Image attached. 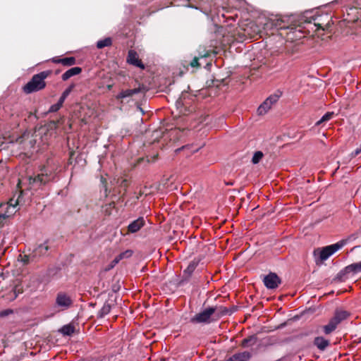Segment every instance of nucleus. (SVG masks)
<instances>
[{"mask_svg":"<svg viewBox=\"0 0 361 361\" xmlns=\"http://www.w3.org/2000/svg\"><path fill=\"white\" fill-rule=\"evenodd\" d=\"M60 171L59 163H56L53 159L48 160L47 165L41 169L40 173L29 176L26 179L29 189L37 190L47 182L54 180Z\"/></svg>","mask_w":361,"mask_h":361,"instance_id":"nucleus-1","label":"nucleus"},{"mask_svg":"<svg viewBox=\"0 0 361 361\" xmlns=\"http://www.w3.org/2000/svg\"><path fill=\"white\" fill-rule=\"evenodd\" d=\"M49 71H42L32 76L31 80L23 87L26 94H30L43 90L46 87L44 80L49 75Z\"/></svg>","mask_w":361,"mask_h":361,"instance_id":"nucleus-2","label":"nucleus"},{"mask_svg":"<svg viewBox=\"0 0 361 361\" xmlns=\"http://www.w3.org/2000/svg\"><path fill=\"white\" fill-rule=\"evenodd\" d=\"M347 243V240H341L336 243L326 246L322 249H317L314 251L316 258V263L318 264V259L322 262L326 260L329 257L334 255L338 250L341 249Z\"/></svg>","mask_w":361,"mask_h":361,"instance_id":"nucleus-3","label":"nucleus"},{"mask_svg":"<svg viewBox=\"0 0 361 361\" xmlns=\"http://www.w3.org/2000/svg\"><path fill=\"white\" fill-rule=\"evenodd\" d=\"M215 312L216 309L209 307L196 314L190 319V322L193 324H209L212 322L211 317Z\"/></svg>","mask_w":361,"mask_h":361,"instance_id":"nucleus-4","label":"nucleus"},{"mask_svg":"<svg viewBox=\"0 0 361 361\" xmlns=\"http://www.w3.org/2000/svg\"><path fill=\"white\" fill-rule=\"evenodd\" d=\"M73 305V300L71 297L64 292H59L57 293L54 307L59 311H65L69 309Z\"/></svg>","mask_w":361,"mask_h":361,"instance_id":"nucleus-5","label":"nucleus"},{"mask_svg":"<svg viewBox=\"0 0 361 361\" xmlns=\"http://www.w3.org/2000/svg\"><path fill=\"white\" fill-rule=\"evenodd\" d=\"M360 272H361V261L344 267L338 273L337 278L340 280H344L348 278L349 274H357Z\"/></svg>","mask_w":361,"mask_h":361,"instance_id":"nucleus-6","label":"nucleus"},{"mask_svg":"<svg viewBox=\"0 0 361 361\" xmlns=\"http://www.w3.org/2000/svg\"><path fill=\"white\" fill-rule=\"evenodd\" d=\"M279 99V95L272 94L266 99V100L260 104L257 109V114L259 115L265 114Z\"/></svg>","mask_w":361,"mask_h":361,"instance_id":"nucleus-7","label":"nucleus"},{"mask_svg":"<svg viewBox=\"0 0 361 361\" xmlns=\"http://www.w3.org/2000/svg\"><path fill=\"white\" fill-rule=\"evenodd\" d=\"M263 282L268 289H275L281 281L276 274L271 272L264 277Z\"/></svg>","mask_w":361,"mask_h":361,"instance_id":"nucleus-8","label":"nucleus"},{"mask_svg":"<svg viewBox=\"0 0 361 361\" xmlns=\"http://www.w3.org/2000/svg\"><path fill=\"white\" fill-rule=\"evenodd\" d=\"M49 250V246L48 245V240H46L43 243H40L33 248L32 252L34 257L37 260L40 257L46 256Z\"/></svg>","mask_w":361,"mask_h":361,"instance_id":"nucleus-9","label":"nucleus"},{"mask_svg":"<svg viewBox=\"0 0 361 361\" xmlns=\"http://www.w3.org/2000/svg\"><path fill=\"white\" fill-rule=\"evenodd\" d=\"M127 62L134 66L138 67L141 69L145 68V66L139 59L137 53L134 50H129L127 56Z\"/></svg>","mask_w":361,"mask_h":361,"instance_id":"nucleus-10","label":"nucleus"},{"mask_svg":"<svg viewBox=\"0 0 361 361\" xmlns=\"http://www.w3.org/2000/svg\"><path fill=\"white\" fill-rule=\"evenodd\" d=\"M145 224V219L144 217H139L137 219L133 221L128 226V231L131 233L137 232L142 228Z\"/></svg>","mask_w":361,"mask_h":361,"instance_id":"nucleus-11","label":"nucleus"},{"mask_svg":"<svg viewBox=\"0 0 361 361\" xmlns=\"http://www.w3.org/2000/svg\"><path fill=\"white\" fill-rule=\"evenodd\" d=\"M52 61L55 63H61L64 66H71L75 64L76 59L73 56L66 57V58H59L54 57L52 59Z\"/></svg>","mask_w":361,"mask_h":361,"instance_id":"nucleus-12","label":"nucleus"},{"mask_svg":"<svg viewBox=\"0 0 361 361\" xmlns=\"http://www.w3.org/2000/svg\"><path fill=\"white\" fill-rule=\"evenodd\" d=\"M141 92V88L128 89L122 90L119 94L116 96V99H122L127 97H132L134 94H138Z\"/></svg>","mask_w":361,"mask_h":361,"instance_id":"nucleus-13","label":"nucleus"},{"mask_svg":"<svg viewBox=\"0 0 361 361\" xmlns=\"http://www.w3.org/2000/svg\"><path fill=\"white\" fill-rule=\"evenodd\" d=\"M314 345L321 351H324L329 345L330 342L328 339L322 336L314 338Z\"/></svg>","mask_w":361,"mask_h":361,"instance_id":"nucleus-14","label":"nucleus"},{"mask_svg":"<svg viewBox=\"0 0 361 361\" xmlns=\"http://www.w3.org/2000/svg\"><path fill=\"white\" fill-rule=\"evenodd\" d=\"M82 72V68L80 67H73L68 71H66L62 75L61 79L63 81H66L71 78L73 76L77 75Z\"/></svg>","mask_w":361,"mask_h":361,"instance_id":"nucleus-15","label":"nucleus"},{"mask_svg":"<svg viewBox=\"0 0 361 361\" xmlns=\"http://www.w3.org/2000/svg\"><path fill=\"white\" fill-rule=\"evenodd\" d=\"M197 267L196 263L195 262H190L188 267L184 270L183 271V276L185 277V279H182L180 282V284H183L185 281H188L189 278L192 276L193 272L195 270V268Z\"/></svg>","mask_w":361,"mask_h":361,"instance_id":"nucleus-16","label":"nucleus"},{"mask_svg":"<svg viewBox=\"0 0 361 361\" xmlns=\"http://www.w3.org/2000/svg\"><path fill=\"white\" fill-rule=\"evenodd\" d=\"M338 322L336 320V319H334V317H332L329 322L328 323V324L326 325H324L323 326V330H324V332L325 334H330L331 333H332L337 327V326L338 325Z\"/></svg>","mask_w":361,"mask_h":361,"instance_id":"nucleus-17","label":"nucleus"},{"mask_svg":"<svg viewBox=\"0 0 361 361\" xmlns=\"http://www.w3.org/2000/svg\"><path fill=\"white\" fill-rule=\"evenodd\" d=\"M212 307L213 309H216L215 313H216L218 317H221L225 315H231L235 311V308L229 310L223 306H215Z\"/></svg>","mask_w":361,"mask_h":361,"instance_id":"nucleus-18","label":"nucleus"},{"mask_svg":"<svg viewBox=\"0 0 361 361\" xmlns=\"http://www.w3.org/2000/svg\"><path fill=\"white\" fill-rule=\"evenodd\" d=\"M322 16H313L312 20L314 21V25L317 27L318 29H321L322 30H327L330 26V20H328L326 23L321 22L319 19Z\"/></svg>","mask_w":361,"mask_h":361,"instance_id":"nucleus-19","label":"nucleus"},{"mask_svg":"<svg viewBox=\"0 0 361 361\" xmlns=\"http://www.w3.org/2000/svg\"><path fill=\"white\" fill-rule=\"evenodd\" d=\"M233 361H247L250 359L251 355L249 352L235 353L231 356Z\"/></svg>","mask_w":361,"mask_h":361,"instance_id":"nucleus-20","label":"nucleus"},{"mask_svg":"<svg viewBox=\"0 0 361 361\" xmlns=\"http://www.w3.org/2000/svg\"><path fill=\"white\" fill-rule=\"evenodd\" d=\"M74 331L75 327L71 324L63 325L59 330V332L63 336H71Z\"/></svg>","mask_w":361,"mask_h":361,"instance_id":"nucleus-21","label":"nucleus"},{"mask_svg":"<svg viewBox=\"0 0 361 361\" xmlns=\"http://www.w3.org/2000/svg\"><path fill=\"white\" fill-rule=\"evenodd\" d=\"M349 315L350 314L347 311L341 310L336 311L333 317L340 324L342 321L346 319Z\"/></svg>","mask_w":361,"mask_h":361,"instance_id":"nucleus-22","label":"nucleus"},{"mask_svg":"<svg viewBox=\"0 0 361 361\" xmlns=\"http://www.w3.org/2000/svg\"><path fill=\"white\" fill-rule=\"evenodd\" d=\"M111 309V305L109 303H108L107 302H105L104 304V305L102 306V307L101 308V310L98 312V314H97L98 317L102 318V317H105L110 312Z\"/></svg>","mask_w":361,"mask_h":361,"instance_id":"nucleus-23","label":"nucleus"},{"mask_svg":"<svg viewBox=\"0 0 361 361\" xmlns=\"http://www.w3.org/2000/svg\"><path fill=\"white\" fill-rule=\"evenodd\" d=\"M112 44V40L111 37H106L103 39L99 40L97 42V47L98 49H102L106 47H109Z\"/></svg>","mask_w":361,"mask_h":361,"instance_id":"nucleus-24","label":"nucleus"},{"mask_svg":"<svg viewBox=\"0 0 361 361\" xmlns=\"http://www.w3.org/2000/svg\"><path fill=\"white\" fill-rule=\"evenodd\" d=\"M19 258H20V261L25 264H27L32 262L37 261L34 257L32 252L30 253L29 255H20Z\"/></svg>","mask_w":361,"mask_h":361,"instance_id":"nucleus-25","label":"nucleus"},{"mask_svg":"<svg viewBox=\"0 0 361 361\" xmlns=\"http://www.w3.org/2000/svg\"><path fill=\"white\" fill-rule=\"evenodd\" d=\"M333 116H334L333 112L326 113L324 116H322V117L318 121L316 122L315 126H319L324 122L329 121L333 117Z\"/></svg>","mask_w":361,"mask_h":361,"instance_id":"nucleus-26","label":"nucleus"},{"mask_svg":"<svg viewBox=\"0 0 361 361\" xmlns=\"http://www.w3.org/2000/svg\"><path fill=\"white\" fill-rule=\"evenodd\" d=\"M115 207V203L114 201L110 202L109 203L106 204L102 206L103 212H104L107 215H110L111 214L112 209Z\"/></svg>","mask_w":361,"mask_h":361,"instance_id":"nucleus-27","label":"nucleus"},{"mask_svg":"<svg viewBox=\"0 0 361 361\" xmlns=\"http://www.w3.org/2000/svg\"><path fill=\"white\" fill-rule=\"evenodd\" d=\"M133 254V251L132 250H126L124 252H121L118 256V259L120 261L123 259L130 258Z\"/></svg>","mask_w":361,"mask_h":361,"instance_id":"nucleus-28","label":"nucleus"},{"mask_svg":"<svg viewBox=\"0 0 361 361\" xmlns=\"http://www.w3.org/2000/svg\"><path fill=\"white\" fill-rule=\"evenodd\" d=\"M263 156H264V154L261 151L255 152L254 153L252 159V164H258L260 161V160L262 159Z\"/></svg>","mask_w":361,"mask_h":361,"instance_id":"nucleus-29","label":"nucleus"},{"mask_svg":"<svg viewBox=\"0 0 361 361\" xmlns=\"http://www.w3.org/2000/svg\"><path fill=\"white\" fill-rule=\"evenodd\" d=\"M256 338L255 336H250L249 338H244L242 341V346L247 348L250 345L252 341H255Z\"/></svg>","mask_w":361,"mask_h":361,"instance_id":"nucleus-30","label":"nucleus"},{"mask_svg":"<svg viewBox=\"0 0 361 361\" xmlns=\"http://www.w3.org/2000/svg\"><path fill=\"white\" fill-rule=\"evenodd\" d=\"M61 106L59 104L56 103L54 104H52L49 107V112H56L61 109Z\"/></svg>","mask_w":361,"mask_h":361,"instance_id":"nucleus-31","label":"nucleus"},{"mask_svg":"<svg viewBox=\"0 0 361 361\" xmlns=\"http://www.w3.org/2000/svg\"><path fill=\"white\" fill-rule=\"evenodd\" d=\"M74 85H70L68 88H66L62 93V94H63V96H66V97H68L70 93L71 92V91L73 90V87H74Z\"/></svg>","mask_w":361,"mask_h":361,"instance_id":"nucleus-32","label":"nucleus"},{"mask_svg":"<svg viewBox=\"0 0 361 361\" xmlns=\"http://www.w3.org/2000/svg\"><path fill=\"white\" fill-rule=\"evenodd\" d=\"M120 262L119 259H118V257H116L114 258V259L113 261H111V262L110 263V264L109 265V268H108V270L114 268L118 262Z\"/></svg>","mask_w":361,"mask_h":361,"instance_id":"nucleus-33","label":"nucleus"},{"mask_svg":"<svg viewBox=\"0 0 361 361\" xmlns=\"http://www.w3.org/2000/svg\"><path fill=\"white\" fill-rule=\"evenodd\" d=\"M190 66L192 67H197L199 66L198 59L197 58H194L190 62Z\"/></svg>","mask_w":361,"mask_h":361,"instance_id":"nucleus-34","label":"nucleus"},{"mask_svg":"<svg viewBox=\"0 0 361 361\" xmlns=\"http://www.w3.org/2000/svg\"><path fill=\"white\" fill-rule=\"evenodd\" d=\"M361 153V144H360V147H357L353 153H352V156L353 157H355L357 155H358L359 154Z\"/></svg>","mask_w":361,"mask_h":361,"instance_id":"nucleus-35","label":"nucleus"},{"mask_svg":"<svg viewBox=\"0 0 361 361\" xmlns=\"http://www.w3.org/2000/svg\"><path fill=\"white\" fill-rule=\"evenodd\" d=\"M11 312H12V310H5V311L2 312L1 313V316L8 315V314H9L10 313H11Z\"/></svg>","mask_w":361,"mask_h":361,"instance_id":"nucleus-36","label":"nucleus"},{"mask_svg":"<svg viewBox=\"0 0 361 361\" xmlns=\"http://www.w3.org/2000/svg\"><path fill=\"white\" fill-rule=\"evenodd\" d=\"M63 102H64V100H63L61 97L59 98V101L57 102V103L59 104L61 106H63Z\"/></svg>","mask_w":361,"mask_h":361,"instance_id":"nucleus-37","label":"nucleus"},{"mask_svg":"<svg viewBox=\"0 0 361 361\" xmlns=\"http://www.w3.org/2000/svg\"><path fill=\"white\" fill-rule=\"evenodd\" d=\"M6 214H0V221H1V219H6Z\"/></svg>","mask_w":361,"mask_h":361,"instance_id":"nucleus-38","label":"nucleus"},{"mask_svg":"<svg viewBox=\"0 0 361 361\" xmlns=\"http://www.w3.org/2000/svg\"><path fill=\"white\" fill-rule=\"evenodd\" d=\"M63 100H66V99L67 98V97L66 96H63V94H61V97H60Z\"/></svg>","mask_w":361,"mask_h":361,"instance_id":"nucleus-39","label":"nucleus"},{"mask_svg":"<svg viewBox=\"0 0 361 361\" xmlns=\"http://www.w3.org/2000/svg\"><path fill=\"white\" fill-rule=\"evenodd\" d=\"M357 238V235L356 234H353L352 235V239H355Z\"/></svg>","mask_w":361,"mask_h":361,"instance_id":"nucleus-40","label":"nucleus"},{"mask_svg":"<svg viewBox=\"0 0 361 361\" xmlns=\"http://www.w3.org/2000/svg\"><path fill=\"white\" fill-rule=\"evenodd\" d=\"M226 361H233V360L232 359L231 357H230L228 360H226Z\"/></svg>","mask_w":361,"mask_h":361,"instance_id":"nucleus-41","label":"nucleus"},{"mask_svg":"<svg viewBox=\"0 0 361 361\" xmlns=\"http://www.w3.org/2000/svg\"><path fill=\"white\" fill-rule=\"evenodd\" d=\"M111 88V85H108V89L110 90Z\"/></svg>","mask_w":361,"mask_h":361,"instance_id":"nucleus-42","label":"nucleus"},{"mask_svg":"<svg viewBox=\"0 0 361 361\" xmlns=\"http://www.w3.org/2000/svg\"><path fill=\"white\" fill-rule=\"evenodd\" d=\"M227 185H233V183H228Z\"/></svg>","mask_w":361,"mask_h":361,"instance_id":"nucleus-43","label":"nucleus"},{"mask_svg":"<svg viewBox=\"0 0 361 361\" xmlns=\"http://www.w3.org/2000/svg\"><path fill=\"white\" fill-rule=\"evenodd\" d=\"M324 17H325L326 18H329V16H328L327 15H326Z\"/></svg>","mask_w":361,"mask_h":361,"instance_id":"nucleus-44","label":"nucleus"}]
</instances>
